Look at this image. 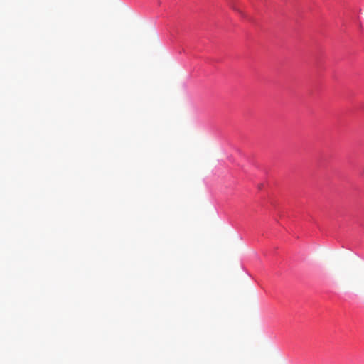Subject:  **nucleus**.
<instances>
[{
    "mask_svg": "<svg viewBox=\"0 0 364 364\" xmlns=\"http://www.w3.org/2000/svg\"><path fill=\"white\" fill-rule=\"evenodd\" d=\"M230 7L235 11L238 12L240 14H242V11L235 5L234 4H230Z\"/></svg>",
    "mask_w": 364,
    "mask_h": 364,
    "instance_id": "1",
    "label": "nucleus"
}]
</instances>
